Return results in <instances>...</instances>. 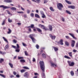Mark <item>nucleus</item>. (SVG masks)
<instances>
[{
  "instance_id": "f257e3e1",
  "label": "nucleus",
  "mask_w": 78,
  "mask_h": 78,
  "mask_svg": "<svg viewBox=\"0 0 78 78\" xmlns=\"http://www.w3.org/2000/svg\"><path fill=\"white\" fill-rule=\"evenodd\" d=\"M41 69L43 72H45V65L43 61H40L39 62Z\"/></svg>"
},
{
  "instance_id": "f03ea898",
  "label": "nucleus",
  "mask_w": 78,
  "mask_h": 78,
  "mask_svg": "<svg viewBox=\"0 0 78 78\" xmlns=\"http://www.w3.org/2000/svg\"><path fill=\"white\" fill-rule=\"evenodd\" d=\"M67 62L69 66L73 67L75 65V62H71V61H68Z\"/></svg>"
},
{
  "instance_id": "7ed1b4c3",
  "label": "nucleus",
  "mask_w": 78,
  "mask_h": 78,
  "mask_svg": "<svg viewBox=\"0 0 78 78\" xmlns=\"http://www.w3.org/2000/svg\"><path fill=\"white\" fill-rule=\"evenodd\" d=\"M58 5L57 6V8L58 9H59V10H62V8H64V6L62 4L59 3L58 4Z\"/></svg>"
},
{
  "instance_id": "20e7f679",
  "label": "nucleus",
  "mask_w": 78,
  "mask_h": 78,
  "mask_svg": "<svg viewBox=\"0 0 78 78\" xmlns=\"http://www.w3.org/2000/svg\"><path fill=\"white\" fill-rule=\"evenodd\" d=\"M23 76L25 78H28L29 77V74L28 72H26L24 73Z\"/></svg>"
},
{
  "instance_id": "39448f33",
  "label": "nucleus",
  "mask_w": 78,
  "mask_h": 78,
  "mask_svg": "<svg viewBox=\"0 0 78 78\" xmlns=\"http://www.w3.org/2000/svg\"><path fill=\"white\" fill-rule=\"evenodd\" d=\"M75 41H74V40H72L71 47L72 48L74 47H75Z\"/></svg>"
},
{
  "instance_id": "423d86ee",
  "label": "nucleus",
  "mask_w": 78,
  "mask_h": 78,
  "mask_svg": "<svg viewBox=\"0 0 78 78\" xmlns=\"http://www.w3.org/2000/svg\"><path fill=\"white\" fill-rule=\"evenodd\" d=\"M57 44H60L61 45H64V44L63 43V40H62V39H61L60 41L57 42Z\"/></svg>"
},
{
  "instance_id": "0eeeda50",
  "label": "nucleus",
  "mask_w": 78,
  "mask_h": 78,
  "mask_svg": "<svg viewBox=\"0 0 78 78\" xmlns=\"http://www.w3.org/2000/svg\"><path fill=\"white\" fill-rule=\"evenodd\" d=\"M69 34L71 36H72L73 39L76 40V38L75 37V36H74V34H73L69 33Z\"/></svg>"
},
{
  "instance_id": "6e6552de",
  "label": "nucleus",
  "mask_w": 78,
  "mask_h": 78,
  "mask_svg": "<svg viewBox=\"0 0 78 78\" xmlns=\"http://www.w3.org/2000/svg\"><path fill=\"white\" fill-rule=\"evenodd\" d=\"M68 8L74 9L75 8V6L74 5H69L68 6Z\"/></svg>"
},
{
  "instance_id": "1a4fd4ad",
  "label": "nucleus",
  "mask_w": 78,
  "mask_h": 78,
  "mask_svg": "<svg viewBox=\"0 0 78 78\" xmlns=\"http://www.w3.org/2000/svg\"><path fill=\"white\" fill-rule=\"evenodd\" d=\"M34 24H31L30 26L27 27V28H34Z\"/></svg>"
},
{
  "instance_id": "9d476101",
  "label": "nucleus",
  "mask_w": 78,
  "mask_h": 78,
  "mask_svg": "<svg viewBox=\"0 0 78 78\" xmlns=\"http://www.w3.org/2000/svg\"><path fill=\"white\" fill-rule=\"evenodd\" d=\"M6 3H11L12 2V0H5L4 1Z\"/></svg>"
},
{
  "instance_id": "9b49d317",
  "label": "nucleus",
  "mask_w": 78,
  "mask_h": 78,
  "mask_svg": "<svg viewBox=\"0 0 78 78\" xmlns=\"http://www.w3.org/2000/svg\"><path fill=\"white\" fill-rule=\"evenodd\" d=\"M50 37L52 38V39H55V38H56V36H52L51 35H50Z\"/></svg>"
},
{
  "instance_id": "f8f14e48",
  "label": "nucleus",
  "mask_w": 78,
  "mask_h": 78,
  "mask_svg": "<svg viewBox=\"0 0 78 78\" xmlns=\"http://www.w3.org/2000/svg\"><path fill=\"white\" fill-rule=\"evenodd\" d=\"M11 9L12 11H16L17 9L15 7H12L11 8Z\"/></svg>"
},
{
  "instance_id": "ddd939ff",
  "label": "nucleus",
  "mask_w": 78,
  "mask_h": 78,
  "mask_svg": "<svg viewBox=\"0 0 78 78\" xmlns=\"http://www.w3.org/2000/svg\"><path fill=\"white\" fill-rule=\"evenodd\" d=\"M39 26L40 27H41L42 29H44V28L45 27L44 26L41 25V24H39Z\"/></svg>"
},
{
  "instance_id": "4468645a",
  "label": "nucleus",
  "mask_w": 78,
  "mask_h": 78,
  "mask_svg": "<svg viewBox=\"0 0 78 78\" xmlns=\"http://www.w3.org/2000/svg\"><path fill=\"white\" fill-rule=\"evenodd\" d=\"M9 45L8 44H7L5 47V50H6V49H8L9 48Z\"/></svg>"
},
{
  "instance_id": "2eb2a0df",
  "label": "nucleus",
  "mask_w": 78,
  "mask_h": 78,
  "mask_svg": "<svg viewBox=\"0 0 78 78\" xmlns=\"http://www.w3.org/2000/svg\"><path fill=\"white\" fill-rule=\"evenodd\" d=\"M51 66L52 67H54L56 68L57 67V66L56 65H55L53 63H51Z\"/></svg>"
},
{
  "instance_id": "dca6fc26",
  "label": "nucleus",
  "mask_w": 78,
  "mask_h": 78,
  "mask_svg": "<svg viewBox=\"0 0 78 78\" xmlns=\"http://www.w3.org/2000/svg\"><path fill=\"white\" fill-rule=\"evenodd\" d=\"M53 48L55 51H57L58 50V48L55 47H53Z\"/></svg>"
},
{
  "instance_id": "f3484780",
  "label": "nucleus",
  "mask_w": 78,
  "mask_h": 78,
  "mask_svg": "<svg viewBox=\"0 0 78 78\" xmlns=\"http://www.w3.org/2000/svg\"><path fill=\"white\" fill-rule=\"evenodd\" d=\"M36 29H37V31H38V32H40V33H41L42 32V30L40 29L39 28H36Z\"/></svg>"
},
{
  "instance_id": "a211bd4d",
  "label": "nucleus",
  "mask_w": 78,
  "mask_h": 78,
  "mask_svg": "<svg viewBox=\"0 0 78 78\" xmlns=\"http://www.w3.org/2000/svg\"><path fill=\"white\" fill-rule=\"evenodd\" d=\"M64 57L65 58H66V59H71L70 57L67 55H65Z\"/></svg>"
},
{
  "instance_id": "6ab92c4d",
  "label": "nucleus",
  "mask_w": 78,
  "mask_h": 78,
  "mask_svg": "<svg viewBox=\"0 0 78 78\" xmlns=\"http://www.w3.org/2000/svg\"><path fill=\"white\" fill-rule=\"evenodd\" d=\"M68 54L70 57H71V58H72V52H69L68 53Z\"/></svg>"
},
{
  "instance_id": "aec40b11",
  "label": "nucleus",
  "mask_w": 78,
  "mask_h": 78,
  "mask_svg": "<svg viewBox=\"0 0 78 78\" xmlns=\"http://www.w3.org/2000/svg\"><path fill=\"white\" fill-rule=\"evenodd\" d=\"M9 65L12 68H13V65L11 63H9Z\"/></svg>"
},
{
  "instance_id": "412c9836",
  "label": "nucleus",
  "mask_w": 78,
  "mask_h": 78,
  "mask_svg": "<svg viewBox=\"0 0 78 78\" xmlns=\"http://www.w3.org/2000/svg\"><path fill=\"white\" fill-rule=\"evenodd\" d=\"M0 76H2V77H3V78H6V76L3 74H0Z\"/></svg>"
},
{
  "instance_id": "4be33fe9",
  "label": "nucleus",
  "mask_w": 78,
  "mask_h": 78,
  "mask_svg": "<svg viewBox=\"0 0 78 78\" xmlns=\"http://www.w3.org/2000/svg\"><path fill=\"white\" fill-rule=\"evenodd\" d=\"M3 61H4V59L3 58H0V63H2Z\"/></svg>"
},
{
  "instance_id": "5701e85b",
  "label": "nucleus",
  "mask_w": 78,
  "mask_h": 78,
  "mask_svg": "<svg viewBox=\"0 0 78 78\" xmlns=\"http://www.w3.org/2000/svg\"><path fill=\"white\" fill-rule=\"evenodd\" d=\"M35 17H37V18H40V16H39V15H38V14H35Z\"/></svg>"
},
{
  "instance_id": "b1692460",
  "label": "nucleus",
  "mask_w": 78,
  "mask_h": 78,
  "mask_svg": "<svg viewBox=\"0 0 78 78\" xmlns=\"http://www.w3.org/2000/svg\"><path fill=\"white\" fill-rule=\"evenodd\" d=\"M33 36H34V34H30L29 35V37H30V39H32V38H33Z\"/></svg>"
},
{
  "instance_id": "393cba45",
  "label": "nucleus",
  "mask_w": 78,
  "mask_h": 78,
  "mask_svg": "<svg viewBox=\"0 0 78 78\" xmlns=\"http://www.w3.org/2000/svg\"><path fill=\"white\" fill-rule=\"evenodd\" d=\"M9 31L7 32L8 34H10L12 32V31H11V30L9 28Z\"/></svg>"
},
{
  "instance_id": "a878e982",
  "label": "nucleus",
  "mask_w": 78,
  "mask_h": 78,
  "mask_svg": "<svg viewBox=\"0 0 78 78\" xmlns=\"http://www.w3.org/2000/svg\"><path fill=\"white\" fill-rule=\"evenodd\" d=\"M66 13H67V14H72L70 11H68L67 10H66Z\"/></svg>"
},
{
  "instance_id": "bb28decb",
  "label": "nucleus",
  "mask_w": 78,
  "mask_h": 78,
  "mask_svg": "<svg viewBox=\"0 0 78 78\" xmlns=\"http://www.w3.org/2000/svg\"><path fill=\"white\" fill-rule=\"evenodd\" d=\"M49 29H50V31H51L52 30H53L52 26H49Z\"/></svg>"
},
{
  "instance_id": "cd10ccee",
  "label": "nucleus",
  "mask_w": 78,
  "mask_h": 78,
  "mask_svg": "<svg viewBox=\"0 0 78 78\" xmlns=\"http://www.w3.org/2000/svg\"><path fill=\"white\" fill-rule=\"evenodd\" d=\"M2 38H3V39L4 41H5V42H7V43H8V40H7V39H6V38H5V37H3Z\"/></svg>"
},
{
  "instance_id": "c85d7f7f",
  "label": "nucleus",
  "mask_w": 78,
  "mask_h": 78,
  "mask_svg": "<svg viewBox=\"0 0 78 78\" xmlns=\"http://www.w3.org/2000/svg\"><path fill=\"white\" fill-rule=\"evenodd\" d=\"M42 57L43 58H46V55L44 54H42Z\"/></svg>"
},
{
  "instance_id": "c756f323",
  "label": "nucleus",
  "mask_w": 78,
  "mask_h": 78,
  "mask_svg": "<svg viewBox=\"0 0 78 78\" xmlns=\"http://www.w3.org/2000/svg\"><path fill=\"white\" fill-rule=\"evenodd\" d=\"M66 3H68V4H69V5H71V2L67 0H66Z\"/></svg>"
},
{
  "instance_id": "7c9ffc66",
  "label": "nucleus",
  "mask_w": 78,
  "mask_h": 78,
  "mask_svg": "<svg viewBox=\"0 0 78 78\" xmlns=\"http://www.w3.org/2000/svg\"><path fill=\"white\" fill-rule=\"evenodd\" d=\"M31 39L32 40V42H35V41H36V40L33 37L31 38Z\"/></svg>"
},
{
  "instance_id": "2f4dec72",
  "label": "nucleus",
  "mask_w": 78,
  "mask_h": 78,
  "mask_svg": "<svg viewBox=\"0 0 78 78\" xmlns=\"http://www.w3.org/2000/svg\"><path fill=\"white\" fill-rule=\"evenodd\" d=\"M36 3H39L41 2V0H36L35 1Z\"/></svg>"
},
{
  "instance_id": "473e14b6",
  "label": "nucleus",
  "mask_w": 78,
  "mask_h": 78,
  "mask_svg": "<svg viewBox=\"0 0 78 78\" xmlns=\"http://www.w3.org/2000/svg\"><path fill=\"white\" fill-rule=\"evenodd\" d=\"M12 20H10V18H9L8 19V22H9V23H11V22H12Z\"/></svg>"
},
{
  "instance_id": "72a5a7b5",
  "label": "nucleus",
  "mask_w": 78,
  "mask_h": 78,
  "mask_svg": "<svg viewBox=\"0 0 78 78\" xmlns=\"http://www.w3.org/2000/svg\"><path fill=\"white\" fill-rule=\"evenodd\" d=\"M20 62H25V60L24 59H21L20 60Z\"/></svg>"
},
{
  "instance_id": "f704fd0d",
  "label": "nucleus",
  "mask_w": 78,
  "mask_h": 78,
  "mask_svg": "<svg viewBox=\"0 0 78 78\" xmlns=\"http://www.w3.org/2000/svg\"><path fill=\"white\" fill-rule=\"evenodd\" d=\"M65 44L66 45H67V46H68V45H69V43L68 42H67V41H65Z\"/></svg>"
},
{
  "instance_id": "c9c22d12",
  "label": "nucleus",
  "mask_w": 78,
  "mask_h": 78,
  "mask_svg": "<svg viewBox=\"0 0 78 78\" xmlns=\"http://www.w3.org/2000/svg\"><path fill=\"white\" fill-rule=\"evenodd\" d=\"M50 9L51 11H54V9H53V7H50Z\"/></svg>"
},
{
  "instance_id": "e433bc0d",
  "label": "nucleus",
  "mask_w": 78,
  "mask_h": 78,
  "mask_svg": "<svg viewBox=\"0 0 78 78\" xmlns=\"http://www.w3.org/2000/svg\"><path fill=\"white\" fill-rule=\"evenodd\" d=\"M17 40H16V39H14L13 41V43H15V44H16V43H17Z\"/></svg>"
},
{
  "instance_id": "4c0bfd02",
  "label": "nucleus",
  "mask_w": 78,
  "mask_h": 78,
  "mask_svg": "<svg viewBox=\"0 0 78 78\" xmlns=\"http://www.w3.org/2000/svg\"><path fill=\"white\" fill-rule=\"evenodd\" d=\"M10 8V7H8L7 6H4V9H9V8Z\"/></svg>"
},
{
  "instance_id": "58836bf2",
  "label": "nucleus",
  "mask_w": 78,
  "mask_h": 78,
  "mask_svg": "<svg viewBox=\"0 0 78 78\" xmlns=\"http://www.w3.org/2000/svg\"><path fill=\"white\" fill-rule=\"evenodd\" d=\"M71 74L72 76H73V75H74V73H73V71H72L71 72Z\"/></svg>"
},
{
  "instance_id": "ea45409f",
  "label": "nucleus",
  "mask_w": 78,
  "mask_h": 78,
  "mask_svg": "<svg viewBox=\"0 0 78 78\" xmlns=\"http://www.w3.org/2000/svg\"><path fill=\"white\" fill-rule=\"evenodd\" d=\"M42 15V18H45V17H46V16H45V15L44 14Z\"/></svg>"
},
{
  "instance_id": "a19ab883",
  "label": "nucleus",
  "mask_w": 78,
  "mask_h": 78,
  "mask_svg": "<svg viewBox=\"0 0 78 78\" xmlns=\"http://www.w3.org/2000/svg\"><path fill=\"white\" fill-rule=\"evenodd\" d=\"M18 59H23V57H19L18 58Z\"/></svg>"
},
{
  "instance_id": "79ce46f5",
  "label": "nucleus",
  "mask_w": 78,
  "mask_h": 78,
  "mask_svg": "<svg viewBox=\"0 0 78 78\" xmlns=\"http://www.w3.org/2000/svg\"><path fill=\"white\" fill-rule=\"evenodd\" d=\"M24 53L25 54V55L26 56H28V52H27V51H24Z\"/></svg>"
},
{
  "instance_id": "37998d69",
  "label": "nucleus",
  "mask_w": 78,
  "mask_h": 78,
  "mask_svg": "<svg viewBox=\"0 0 78 78\" xmlns=\"http://www.w3.org/2000/svg\"><path fill=\"white\" fill-rule=\"evenodd\" d=\"M40 13L41 14V15H43V14H44V12H43V11H40Z\"/></svg>"
},
{
  "instance_id": "c03bdc74",
  "label": "nucleus",
  "mask_w": 78,
  "mask_h": 78,
  "mask_svg": "<svg viewBox=\"0 0 78 78\" xmlns=\"http://www.w3.org/2000/svg\"><path fill=\"white\" fill-rule=\"evenodd\" d=\"M27 14H30V10L29 9H27Z\"/></svg>"
},
{
  "instance_id": "a18cd8bd",
  "label": "nucleus",
  "mask_w": 78,
  "mask_h": 78,
  "mask_svg": "<svg viewBox=\"0 0 78 78\" xmlns=\"http://www.w3.org/2000/svg\"><path fill=\"white\" fill-rule=\"evenodd\" d=\"M12 48H15V49H16L17 48H16V46L12 45Z\"/></svg>"
},
{
  "instance_id": "49530a36",
  "label": "nucleus",
  "mask_w": 78,
  "mask_h": 78,
  "mask_svg": "<svg viewBox=\"0 0 78 78\" xmlns=\"http://www.w3.org/2000/svg\"><path fill=\"white\" fill-rule=\"evenodd\" d=\"M24 72H25V70L24 69H22L21 70V73H23Z\"/></svg>"
},
{
  "instance_id": "de8ad7c7",
  "label": "nucleus",
  "mask_w": 78,
  "mask_h": 78,
  "mask_svg": "<svg viewBox=\"0 0 78 78\" xmlns=\"http://www.w3.org/2000/svg\"><path fill=\"white\" fill-rule=\"evenodd\" d=\"M36 47L37 49L39 48V46L38 45V44H36Z\"/></svg>"
},
{
  "instance_id": "09e8293b",
  "label": "nucleus",
  "mask_w": 78,
  "mask_h": 78,
  "mask_svg": "<svg viewBox=\"0 0 78 78\" xmlns=\"http://www.w3.org/2000/svg\"><path fill=\"white\" fill-rule=\"evenodd\" d=\"M22 44L23 45V46H24V47H26V46H27V45L26 44H25L23 43Z\"/></svg>"
},
{
  "instance_id": "8fccbe9b",
  "label": "nucleus",
  "mask_w": 78,
  "mask_h": 78,
  "mask_svg": "<svg viewBox=\"0 0 78 78\" xmlns=\"http://www.w3.org/2000/svg\"><path fill=\"white\" fill-rule=\"evenodd\" d=\"M4 7H5V6L3 5H0V8H2L3 9H4Z\"/></svg>"
},
{
  "instance_id": "3c124183",
  "label": "nucleus",
  "mask_w": 78,
  "mask_h": 78,
  "mask_svg": "<svg viewBox=\"0 0 78 78\" xmlns=\"http://www.w3.org/2000/svg\"><path fill=\"white\" fill-rule=\"evenodd\" d=\"M24 69H27L28 70H29V69H30L27 67H24Z\"/></svg>"
},
{
  "instance_id": "603ef678",
  "label": "nucleus",
  "mask_w": 78,
  "mask_h": 78,
  "mask_svg": "<svg viewBox=\"0 0 78 78\" xmlns=\"http://www.w3.org/2000/svg\"><path fill=\"white\" fill-rule=\"evenodd\" d=\"M48 2V0H44V3H47Z\"/></svg>"
},
{
  "instance_id": "864d4df0",
  "label": "nucleus",
  "mask_w": 78,
  "mask_h": 78,
  "mask_svg": "<svg viewBox=\"0 0 78 78\" xmlns=\"http://www.w3.org/2000/svg\"><path fill=\"white\" fill-rule=\"evenodd\" d=\"M16 76L17 78H20V75L19 74H17Z\"/></svg>"
},
{
  "instance_id": "5fc2aeb1",
  "label": "nucleus",
  "mask_w": 78,
  "mask_h": 78,
  "mask_svg": "<svg viewBox=\"0 0 78 78\" xmlns=\"http://www.w3.org/2000/svg\"><path fill=\"white\" fill-rule=\"evenodd\" d=\"M30 16L31 17H34V14L33 13H31L30 14Z\"/></svg>"
},
{
  "instance_id": "6e6d98bb",
  "label": "nucleus",
  "mask_w": 78,
  "mask_h": 78,
  "mask_svg": "<svg viewBox=\"0 0 78 78\" xmlns=\"http://www.w3.org/2000/svg\"><path fill=\"white\" fill-rule=\"evenodd\" d=\"M21 10H22V11H25V9L23 8L22 7H21Z\"/></svg>"
},
{
  "instance_id": "4d7b16f0",
  "label": "nucleus",
  "mask_w": 78,
  "mask_h": 78,
  "mask_svg": "<svg viewBox=\"0 0 78 78\" xmlns=\"http://www.w3.org/2000/svg\"><path fill=\"white\" fill-rule=\"evenodd\" d=\"M5 20L3 21L2 23V25H5Z\"/></svg>"
},
{
  "instance_id": "13d9d810",
  "label": "nucleus",
  "mask_w": 78,
  "mask_h": 78,
  "mask_svg": "<svg viewBox=\"0 0 78 78\" xmlns=\"http://www.w3.org/2000/svg\"><path fill=\"white\" fill-rule=\"evenodd\" d=\"M16 52H19L20 51V49H16Z\"/></svg>"
},
{
  "instance_id": "bf43d9fd",
  "label": "nucleus",
  "mask_w": 78,
  "mask_h": 78,
  "mask_svg": "<svg viewBox=\"0 0 78 78\" xmlns=\"http://www.w3.org/2000/svg\"><path fill=\"white\" fill-rule=\"evenodd\" d=\"M13 74L14 75H16V72L15 71H14L13 72Z\"/></svg>"
},
{
  "instance_id": "052dcab7",
  "label": "nucleus",
  "mask_w": 78,
  "mask_h": 78,
  "mask_svg": "<svg viewBox=\"0 0 78 78\" xmlns=\"http://www.w3.org/2000/svg\"><path fill=\"white\" fill-rule=\"evenodd\" d=\"M76 47H78V42L76 44Z\"/></svg>"
},
{
  "instance_id": "680f3d73",
  "label": "nucleus",
  "mask_w": 78,
  "mask_h": 78,
  "mask_svg": "<svg viewBox=\"0 0 78 78\" xmlns=\"http://www.w3.org/2000/svg\"><path fill=\"white\" fill-rule=\"evenodd\" d=\"M17 47V48H19V45L18 44H16Z\"/></svg>"
},
{
  "instance_id": "e2e57ef3",
  "label": "nucleus",
  "mask_w": 78,
  "mask_h": 78,
  "mask_svg": "<svg viewBox=\"0 0 78 78\" xmlns=\"http://www.w3.org/2000/svg\"><path fill=\"white\" fill-rule=\"evenodd\" d=\"M73 52H76V51H77L75 49H74L73 50Z\"/></svg>"
},
{
  "instance_id": "0e129e2a",
  "label": "nucleus",
  "mask_w": 78,
  "mask_h": 78,
  "mask_svg": "<svg viewBox=\"0 0 78 78\" xmlns=\"http://www.w3.org/2000/svg\"><path fill=\"white\" fill-rule=\"evenodd\" d=\"M24 17L25 18H27V15H24Z\"/></svg>"
},
{
  "instance_id": "69168bd1",
  "label": "nucleus",
  "mask_w": 78,
  "mask_h": 78,
  "mask_svg": "<svg viewBox=\"0 0 78 78\" xmlns=\"http://www.w3.org/2000/svg\"><path fill=\"white\" fill-rule=\"evenodd\" d=\"M66 39H69V36H66Z\"/></svg>"
},
{
  "instance_id": "338daca9",
  "label": "nucleus",
  "mask_w": 78,
  "mask_h": 78,
  "mask_svg": "<svg viewBox=\"0 0 78 78\" xmlns=\"http://www.w3.org/2000/svg\"><path fill=\"white\" fill-rule=\"evenodd\" d=\"M14 76H13V75H11V76H10V78H14Z\"/></svg>"
},
{
  "instance_id": "774afa93",
  "label": "nucleus",
  "mask_w": 78,
  "mask_h": 78,
  "mask_svg": "<svg viewBox=\"0 0 78 78\" xmlns=\"http://www.w3.org/2000/svg\"><path fill=\"white\" fill-rule=\"evenodd\" d=\"M62 21H63V22H64V21H65L64 18H62Z\"/></svg>"
}]
</instances>
